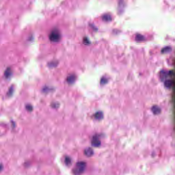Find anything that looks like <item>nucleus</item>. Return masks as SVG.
<instances>
[{
    "label": "nucleus",
    "mask_w": 175,
    "mask_h": 175,
    "mask_svg": "<svg viewBox=\"0 0 175 175\" xmlns=\"http://www.w3.org/2000/svg\"><path fill=\"white\" fill-rule=\"evenodd\" d=\"M85 170V163L83 161H80L77 163V168L73 170V174L75 175H81L84 173V170Z\"/></svg>",
    "instance_id": "obj_1"
},
{
    "label": "nucleus",
    "mask_w": 175,
    "mask_h": 175,
    "mask_svg": "<svg viewBox=\"0 0 175 175\" xmlns=\"http://www.w3.org/2000/svg\"><path fill=\"white\" fill-rule=\"evenodd\" d=\"M60 38L61 34L59 33V30L57 28L53 29L49 35L50 40L51 42H58Z\"/></svg>",
    "instance_id": "obj_2"
},
{
    "label": "nucleus",
    "mask_w": 175,
    "mask_h": 175,
    "mask_svg": "<svg viewBox=\"0 0 175 175\" xmlns=\"http://www.w3.org/2000/svg\"><path fill=\"white\" fill-rule=\"evenodd\" d=\"M102 136V134H95L92 137V146L94 147H99L100 146V142L99 141V137Z\"/></svg>",
    "instance_id": "obj_3"
},
{
    "label": "nucleus",
    "mask_w": 175,
    "mask_h": 175,
    "mask_svg": "<svg viewBox=\"0 0 175 175\" xmlns=\"http://www.w3.org/2000/svg\"><path fill=\"white\" fill-rule=\"evenodd\" d=\"M146 40V38H144V36L142 34H136L135 36V42H144Z\"/></svg>",
    "instance_id": "obj_4"
},
{
    "label": "nucleus",
    "mask_w": 175,
    "mask_h": 175,
    "mask_svg": "<svg viewBox=\"0 0 175 175\" xmlns=\"http://www.w3.org/2000/svg\"><path fill=\"white\" fill-rule=\"evenodd\" d=\"M171 46H165L161 49V54H169V53H172Z\"/></svg>",
    "instance_id": "obj_5"
},
{
    "label": "nucleus",
    "mask_w": 175,
    "mask_h": 175,
    "mask_svg": "<svg viewBox=\"0 0 175 175\" xmlns=\"http://www.w3.org/2000/svg\"><path fill=\"white\" fill-rule=\"evenodd\" d=\"M94 118L96 120H103V112L102 111H97L96 112V113L94 114Z\"/></svg>",
    "instance_id": "obj_6"
},
{
    "label": "nucleus",
    "mask_w": 175,
    "mask_h": 175,
    "mask_svg": "<svg viewBox=\"0 0 175 175\" xmlns=\"http://www.w3.org/2000/svg\"><path fill=\"white\" fill-rule=\"evenodd\" d=\"M75 80H76V76H75V75H72L67 77V83L68 84H72V83H75Z\"/></svg>",
    "instance_id": "obj_7"
},
{
    "label": "nucleus",
    "mask_w": 175,
    "mask_h": 175,
    "mask_svg": "<svg viewBox=\"0 0 175 175\" xmlns=\"http://www.w3.org/2000/svg\"><path fill=\"white\" fill-rule=\"evenodd\" d=\"M152 111L153 114H160L161 113V108L154 105L152 107Z\"/></svg>",
    "instance_id": "obj_8"
},
{
    "label": "nucleus",
    "mask_w": 175,
    "mask_h": 175,
    "mask_svg": "<svg viewBox=\"0 0 175 175\" xmlns=\"http://www.w3.org/2000/svg\"><path fill=\"white\" fill-rule=\"evenodd\" d=\"M85 155H86V157H91L94 155V151H92V149L91 148H89L85 150Z\"/></svg>",
    "instance_id": "obj_9"
},
{
    "label": "nucleus",
    "mask_w": 175,
    "mask_h": 175,
    "mask_svg": "<svg viewBox=\"0 0 175 175\" xmlns=\"http://www.w3.org/2000/svg\"><path fill=\"white\" fill-rule=\"evenodd\" d=\"M103 21H111V16L110 14H105L102 16Z\"/></svg>",
    "instance_id": "obj_10"
},
{
    "label": "nucleus",
    "mask_w": 175,
    "mask_h": 175,
    "mask_svg": "<svg viewBox=\"0 0 175 175\" xmlns=\"http://www.w3.org/2000/svg\"><path fill=\"white\" fill-rule=\"evenodd\" d=\"M12 75V72L10 71V68H7L5 71L4 76L6 79H9V77Z\"/></svg>",
    "instance_id": "obj_11"
},
{
    "label": "nucleus",
    "mask_w": 175,
    "mask_h": 175,
    "mask_svg": "<svg viewBox=\"0 0 175 175\" xmlns=\"http://www.w3.org/2000/svg\"><path fill=\"white\" fill-rule=\"evenodd\" d=\"M89 26L95 32L98 31V28L96 27H95V25H94V23L89 24Z\"/></svg>",
    "instance_id": "obj_12"
},
{
    "label": "nucleus",
    "mask_w": 175,
    "mask_h": 175,
    "mask_svg": "<svg viewBox=\"0 0 175 175\" xmlns=\"http://www.w3.org/2000/svg\"><path fill=\"white\" fill-rule=\"evenodd\" d=\"M65 163L66 165L68 166V165H70L71 163V161H70V158H69V157H66L65 159Z\"/></svg>",
    "instance_id": "obj_13"
},
{
    "label": "nucleus",
    "mask_w": 175,
    "mask_h": 175,
    "mask_svg": "<svg viewBox=\"0 0 175 175\" xmlns=\"http://www.w3.org/2000/svg\"><path fill=\"white\" fill-rule=\"evenodd\" d=\"M8 96H12L13 95V86H11L8 92L7 93Z\"/></svg>",
    "instance_id": "obj_14"
},
{
    "label": "nucleus",
    "mask_w": 175,
    "mask_h": 175,
    "mask_svg": "<svg viewBox=\"0 0 175 175\" xmlns=\"http://www.w3.org/2000/svg\"><path fill=\"white\" fill-rule=\"evenodd\" d=\"M100 84H107V79L106 78H101Z\"/></svg>",
    "instance_id": "obj_15"
},
{
    "label": "nucleus",
    "mask_w": 175,
    "mask_h": 175,
    "mask_svg": "<svg viewBox=\"0 0 175 175\" xmlns=\"http://www.w3.org/2000/svg\"><path fill=\"white\" fill-rule=\"evenodd\" d=\"M51 107H53V109H57V107H59V104H58V103H52L51 104Z\"/></svg>",
    "instance_id": "obj_16"
},
{
    "label": "nucleus",
    "mask_w": 175,
    "mask_h": 175,
    "mask_svg": "<svg viewBox=\"0 0 175 175\" xmlns=\"http://www.w3.org/2000/svg\"><path fill=\"white\" fill-rule=\"evenodd\" d=\"M57 65H58V63L55 64V63L52 62V63L49 64V68H55V66H57Z\"/></svg>",
    "instance_id": "obj_17"
},
{
    "label": "nucleus",
    "mask_w": 175,
    "mask_h": 175,
    "mask_svg": "<svg viewBox=\"0 0 175 175\" xmlns=\"http://www.w3.org/2000/svg\"><path fill=\"white\" fill-rule=\"evenodd\" d=\"M83 43L84 44H90L91 42H90V40L87 38H83Z\"/></svg>",
    "instance_id": "obj_18"
},
{
    "label": "nucleus",
    "mask_w": 175,
    "mask_h": 175,
    "mask_svg": "<svg viewBox=\"0 0 175 175\" xmlns=\"http://www.w3.org/2000/svg\"><path fill=\"white\" fill-rule=\"evenodd\" d=\"M26 109L28 111H32V110H33L32 106H31L30 105H26Z\"/></svg>",
    "instance_id": "obj_19"
},
{
    "label": "nucleus",
    "mask_w": 175,
    "mask_h": 175,
    "mask_svg": "<svg viewBox=\"0 0 175 175\" xmlns=\"http://www.w3.org/2000/svg\"><path fill=\"white\" fill-rule=\"evenodd\" d=\"M49 91H50V89L46 86L42 89L43 92H49Z\"/></svg>",
    "instance_id": "obj_20"
},
{
    "label": "nucleus",
    "mask_w": 175,
    "mask_h": 175,
    "mask_svg": "<svg viewBox=\"0 0 175 175\" xmlns=\"http://www.w3.org/2000/svg\"><path fill=\"white\" fill-rule=\"evenodd\" d=\"M13 128H16V122H12Z\"/></svg>",
    "instance_id": "obj_21"
},
{
    "label": "nucleus",
    "mask_w": 175,
    "mask_h": 175,
    "mask_svg": "<svg viewBox=\"0 0 175 175\" xmlns=\"http://www.w3.org/2000/svg\"><path fill=\"white\" fill-rule=\"evenodd\" d=\"M3 169V165L2 164H0V172Z\"/></svg>",
    "instance_id": "obj_22"
}]
</instances>
